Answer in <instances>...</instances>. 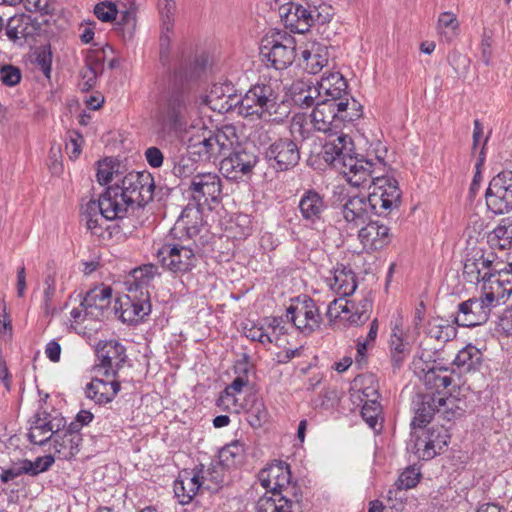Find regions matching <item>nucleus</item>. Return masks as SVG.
Listing matches in <instances>:
<instances>
[{"label": "nucleus", "mask_w": 512, "mask_h": 512, "mask_svg": "<svg viewBox=\"0 0 512 512\" xmlns=\"http://www.w3.org/2000/svg\"><path fill=\"white\" fill-rule=\"evenodd\" d=\"M158 196L154 177L148 171H131L120 181L108 186L98 200L82 207L81 221L103 240L125 236L123 219L129 207H145Z\"/></svg>", "instance_id": "obj_1"}, {"label": "nucleus", "mask_w": 512, "mask_h": 512, "mask_svg": "<svg viewBox=\"0 0 512 512\" xmlns=\"http://www.w3.org/2000/svg\"><path fill=\"white\" fill-rule=\"evenodd\" d=\"M190 209H184L170 230L171 239L157 250L158 262L166 270L176 274L191 272L198 264L200 247L195 238L201 226L189 215Z\"/></svg>", "instance_id": "obj_2"}, {"label": "nucleus", "mask_w": 512, "mask_h": 512, "mask_svg": "<svg viewBox=\"0 0 512 512\" xmlns=\"http://www.w3.org/2000/svg\"><path fill=\"white\" fill-rule=\"evenodd\" d=\"M280 92L279 80L261 77L244 95L229 94L221 109L229 111L234 108L245 118L267 119L277 112L281 102Z\"/></svg>", "instance_id": "obj_3"}, {"label": "nucleus", "mask_w": 512, "mask_h": 512, "mask_svg": "<svg viewBox=\"0 0 512 512\" xmlns=\"http://www.w3.org/2000/svg\"><path fill=\"white\" fill-rule=\"evenodd\" d=\"M173 83L163 91L159 102L158 111L162 121L175 132L186 129L189 110L191 107V95L184 82L192 76V70H187L182 62L174 68Z\"/></svg>", "instance_id": "obj_4"}, {"label": "nucleus", "mask_w": 512, "mask_h": 512, "mask_svg": "<svg viewBox=\"0 0 512 512\" xmlns=\"http://www.w3.org/2000/svg\"><path fill=\"white\" fill-rule=\"evenodd\" d=\"M323 145V159L326 163L342 171L350 184H359L369 175L371 167L363 155L355 153L352 138L340 129L339 133H327Z\"/></svg>", "instance_id": "obj_5"}, {"label": "nucleus", "mask_w": 512, "mask_h": 512, "mask_svg": "<svg viewBox=\"0 0 512 512\" xmlns=\"http://www.w3.org/2000/svg\"><path fill=\"white\" fill-rule=\"evenodd\" d=\"M361 116L362 106L354 98L340 102L319 100L311 113V121L315 130L334 136Z\"/></svg>", "instance_id": "obj_6"}, {"label": "nucleus", "mask_w": 512, "mask_h": 512, "mask_svg": "<svg viewBox=\"0 0 512 512\" xmlns=\"http://www.w3.org/2000/svg\"><path fill=\"white\" fill-rule=\"evenodd\" d=\"M400 205V194L393 184L388 185V192L378 194L372 192L368 197H348L341 207L344 220L352 227L364 224L370 214H381L382 211H390Z\"/></svg>", "instance_id": "obj_7"}, {"label": "nucleus", "mask_w": 512, "mask_h": 512, "mask_svg": "<svg viewBox=\"0 0 512 512\" xmlns=\"http://www.w3.org/2000/svg\"><path fill=\"white\" fill-rule=\"evenodd\" d=\"M237 139L236 127L224 125L215 131H208L207 135L204 134L198 141L193 142L190 140L187 151L189 154L197 157L198 161L222 160Z\"/></svg>", "instance_id": "obj_8"}, {"label": "nucleus", "mask_w": 512, "mask_h": 512, "mask_svg": "<svg viewBox=\"0 0 512 512\" xmlns=\"http://www.w3.org/2000/svg\"><path fill=\"white\" fill-rule=\"evenodd\" d=\"M480 297H472L458 304L453 322L461 327H476L485 324L493 308L501 303V297L494 291L483 288Z\"/></svg>", "instance_id": "obj_9"}, {"label": "nucleus", "mask_w": 512, "mask_h": 512, "mask_svg": "<svg viewBox=\"0 0 512 512\" xmlns=\"http://www.w3.org/2000/svg\"><path fill=\"white\" fill-rule=\"evenodd\" d=\"M260 55L267 66L284 70L296 57V40L286 32L277 31L262 40Z\"/></svg>", "instance_id": "obj_10"}, {"label": "nucleus", "mask_w": 512, "mask_h": 512, "mask_svg": "<svg viewBox=\"0 0 512 512\" xmlns=\"http://www.w3.org/2000/svg\"><path fill=\"white\" fill-rule=\"evenodd\" d=\"M258 162L256 147L243 145L238 138L221 160L220 169L227 178L237 180L243 176H250Z\"/></svg>", "instance_id": "obj_11"}, {"label": "nucleus", "mask_w": 512, "mask_h": 512, "mask_svg": "<svg viewBox=\"0 0 512 512\" xmlns=\"http://www.w3.org/2000/svg\"><path fill=\"white\" fill-rule=\"evenodd\" d=\"M189 197L196 203L197 208L193 221H198L200 208L211 203H219L222 196V180L217 173L203 172L193 175L187 189ZM191 210V208H189ZM189 214L191 211L188 212Z\"/></svg>", "instance_id": "obj_12"}, {"label": "nucleus", "mask_w": 512, "mask_h": 512, "mask_svg": "<svg viewBox=\"0 0 512 512\" xmlns=\"http://www.w3.org/2000/svg\"><path fill=\"white\" fill-rule=\"evenodd\" d=\"M286 320L308 336L320 327L322 318L315 301L308 295H299L291 299L286 309Z\"/></svg>", "instance_id": "obj_13"}, {"label": "nucleus", "mask_w": 512, "mask_h": 512, "mask_svg": "<svg viewBox=\"0 0 512 512\" xmlns=\"http://www.w3.org/2000/svg\"><path fill=\"white\" fill-rule=\"evenodd\" d=\"M300 147L289 137L278 138L264 150V159L276 172L293 169L300 161Z\"/></svg>", "instance_id": "obj_14"}, {"label": "nucleus", "mask_w": 512, "mask_h": 512, "mask_svg": "<svg viewBox=\"0 0 512 512\" xmlns=\"http://www.w3.org/2000/svg\"><path fill=\"white\" fill-rule=\"evenodd\" d=\"M485 199L488 209L496 215L512 210V170H503L491 179Z\"/></svg>", "instance_id": "obj_15"}, {"label": "nucleus", "mask_w": 512, "mask_h": 512, "mask_svg": "<svg viewBox=\"0 0 512 512\" xmlns=\"http://www.w3.org/2000/svg\"><path fill=\"white\" fill-rule=\"evenodd\" d=\"M151 301L149 291L128 289V293L119 298L115 310L123 323L136 324L151 313Z\"/></svg>", "instance_id": "obj_16"}, {"label": "nucleus", "mask_w": 512, "mask_h": 512, "mask_svg": "<svg viewBox=\"0 0 512 512\" xmlns=\"http://www.w3.org/2000/svg\"><path fill=\"white\" fill-rule=\"evenodd\" d=\"M412 451L422 460H430L439 454L445 447L448 446L450 436L447 430L441 427H433L422 433L421 436L416 435Z\"/></svg>", "instance_id": "obj_17"}, {"label": "nucleus", "mask_w": 512, "mask_h": 512, "mask_svg": "<svg viewBox=\"0 0 512 512\" xmlns=\"http://www.w3.org/2000/svg\"><path fill=\"white\" fill-rule=\"evenodd\" d=\"M96 354L106 377L115 378L127 360L125 346L115 339L100 341L96 347Z\"/></svg>", "instance_id": "obj_18"}, {"label": "nucleus", "mask_w": 512, "mask_h": 512, "mask_svg": "<svg viewBox=\"0 0 512 512\" xmlns=\"http://www.w3.org/2000/svg\"><path fill=\"white\" fill-rule=\"evenodd\" d=\"M442 395L435 393H417L412 399L414 417L411 421L412 429L423 428L438 414Z\"/></svg>", "instance_id": "obj_19"}, {"label": "nucleus", "mask_w": 512, "mask_h": 512, "mask_svg": "<svg viewBox=\"0 0 512 512\" xmlns=\"http://www.w3.org/2000/svg\"><path fill=\"white\" fill-rule=\"evenodd\" d=\"M111 298L112 288L110 286L94 287L86 292L80 306L83 307L85 315L89 319L100 321L110 307Z\"/></svg>", "instance_id": "obj_20"}, {"label": "nucleus", "mask_w": 512, "mask_h": 512, "mask_svg": "<svg viewBox=\"0 0 512 512\" xmlns=\"http://www.w3.org/2000/svg\"><path fill=\"white\" fill-rule=\"evenodd\" d=\"M327 208L324 196L314 189L304 190L300 196L298 209L302 219L310 227H315L318 223L323 222V215Z\"/></svg>", "instance_id": "obj_21"}, {"label": "nucleus", "mask_w": 512, "mask_h": 512, "mask_svg": "<svg viewBox=\"0 0 512 512\" xmlns=\"http://www.w3.org/2000/svg\"><path fill=\"white\" fill-rule=\"evenodd\" d=\"M416 372L427 389L434 390L436 395H441V391L449 387L453 383V371L445 366H441L434 362L433 364H425V367H418L415 363Z\"/></svg>", "instance_id": "obj_22"}, {"label": "nucleus", "mask_w": 512, "mask_h": 512, "mask_svg": "<svg viewBox=\"0 0 512 512\" xmlns=\"http://www.w3.org/2000/svg\"><path fill=\"white\" fill-rule=\"evenodd\" d=\"M376 161L372 159L365 158V161L370 164V172L369 175L365 176L364 179H361L359 184H352L355 187L363 186L367 181H371L374 186L373 192H378V194H382L383 192H388V184H393L396 186L400 197L402 196V192L399 188L398 182L395 178L384 175L386 171V163L384 162V156L377 152L375 156Z\"/></svg>", "instance_id": "obj_23"}, {"label": "nucleus", "mask_w": 512, "mask_h": 512, "mask_svg": "<svg viewBox=\"0 0 512 512\" xmlns=\"http://www.w3.org/2000/svg\"><path fill=\"white\" fill-rule=\"evenodd\" d=\"M267 489L257 502V512H292V499L283 494L284 486L271 488V482H260Z\"/></svg>", "instance_id": "obj_24"}, {"label": "nucleus", "mask_w": 512, "mask_h": 512, "mask_svg": "<svg viewBox=\"0 0 512 512\" xmlns=\"http://www.w3.org/2000/svg\"><path fill=\"white\" fill-rule=\"evenodd\" d=\"M317 84L323 101L340 102L352 99L347 91V81L340 72H331L323 76Z\"/></svg>", "instance_id": "obj_25"}, {"label": "nucleus", "mask_w": 512, "mask_h": 512, "mask_svg": "<svg viewBox=\"0 0 512 512\" xmlns=\"http://www.w3.org/2000/svg\"><path fill=\"white\" fill-rule=\"evenodd\" d=\"M358 238L366 249L380 250L391 241L390 229L379 221H370L359 230Z\"/></svg>", "instance_id": "obj_26"}, {"label": "nucleus", "mask_w": 512, "mask_h": 512, "mask_svg": "<svg viewBox=\"0 0 512 512\" xmlns=\"http://www.w3.org/2000/svg\"><path fill=\"white\" fill-rule=\"evenodd\" d=\"M5 35L14 45L22 47L33 35L34 26L30 15L16 14L5 23Z\"/></svg>", "instance_id": "obj_27"}, {"label": "nucleus", "mask_w": 512, "mask_h": 512, "mask_svg": "<svg viewBox=\"0 0 512 512\" xmlns=\"http://www.w3.org/2000/svg\"><path fill=\"white\" fill-rule=\"evenodd\" d=\"M331 274L332 276L327 278V282L338 295L350 296L355 292L357 288L356 275L350 267L338 263Z\"/></svg>", "instance_id": "obj_28"}, {"label": "nucleus", "mask_w": 512, "mask_h": 512, "mask_svg": "<svg viewBox=\"0 0 512 512\" xmlns=\"http://www.w3.org/2000/svg\"><path fill=\"white\" fill-rule=\"evenodd\" d=\"M121 389L120 382L117 380L105 381L94 378L86 385L85 395L96 404L103 405L111 402Z\"/></svg>", "instance_id": "obj_29"}, {"label": "nucleus", "mask_w": 512, "mask_h": 512, "mask_svg": "<svg viewBox=\"0 0 512 512\" xmlns=\"http://www.w3.org/2000/svg\"><path fill=\"white\" fill-rule=\"evenodd\" d=\"M172 26L173 24H167L166 21H163V30L159 39V55L160 62L164 67H167L169 70L174 72V68L179 66V63L182 62L185 65L187 63V70H191V62L188 58L184 57V55H180L179 52H176L173 56H171V34H172Z\"/></svg>", "instance_id": "obj_30"}, {"label": "nucleus", "mask_w": 512, "mask_h": 512, "mask_svg": "<svg viewBox=\"0 0 512 512\" xmlns=\"http://www.w3.org/2000/svg\"><path fill=\"white\" fill-rule=\"evenodd\" d=\"M66 427L65 419H57V422H43V424L33 423L30 420V428L27 438L30 443L39 446L45 445L48 441L52 440L57 432Z\"/></svg>", "instance_id": "obj_31"}, {"label": "nucleus", "mask_w": 512, "mask_h": 512, "mask_svg": "<svg viewBox=\"0 0 512 512\" xmlns=\"http://www.w3.org/2000/svg\"><path fill=\"white\" fill-rule=\"evenodd\" d=\"M293 102L301 108H309L317 103L316 99L321 97L318 85L310 81H296L291 86Z\"/></svg>", "instance_id": "obj_32"}, {"label": "nucleus", "mask_w": 512, "mask_h": 512, "mask_svg": "<svg viewBox=\"0 0 512 512\" xmlns=\"http://www.w3.org/2000/svg\"><path fill=\"white\" fill-rule=\"evenodd\" d=\"M328 63L326 47L313 44L311 49L301 52L299 65L309 74L319 73Z\"/></svg>", "instance_id": "obj_33"}, {"label": "nucleus", "mask_w": 512, "mask_h": 512, "mask_svg": "<svg viewBox=\"0 0 512 512\" xmlns=\"http://www.w3.org/2000/svg\"><path fill=\"white\" fill-rule=\"evenodd\" d=\"M483 354L473 344H468L458 351L453 364L460 370L461 373H467L478 370L481 366Z\"/></svg>", "instance_id": "obj_34"}, {"label": "nucleus", "mask_w": 512, "mask_h": 512, "mask_svg": "<svg viewBox=\"0 0 512 512\" xmlns=\"http://www.w3.org/2000/svg\"><path fill=\"white\" fill-rule=\"evenodd\" d=\"M492 249L506 250L512 247V217L503 218L487 235Z\"/></svg>", "instance_id": "obj_35"}, {"label": "nucleus", "mask_w": 512, "mask_h": 512, "mask_svg": "<svg viewBox=\"0 0 512 512\" xmlns=\"http://www.w3.org/2000/svg\"><path fill=\"white\" fill-rule=\"evenodd\" d=\"M368 389L363 391L364 396L369 397L370 393ZM371 395H375L376 398L366 400L361 409V416L368 426L375 432H379L382 429L381 423H379V416L382 412L381 404L378 401L379 394L377 390L373 389Z\"/></svg>", "instance_id": "obj_36"}, {"label": "nucleus", "mask_w": 512, "mask_h": 512, "mask_svg": "<svg viewBox=\"0 0 512 512\" xmlns=\"http://www.w3.org/2000/svg\"><path fill=\"white\" fill-rule=\"evenodd\" d=\"M218 458L219 463L226 469L242 464L245 459L244 444L239 440L232 441L220 449Z\"/></svg>", "instance_id": "obj_37"}, {"label": "nucleus", "mask_w": 512, "mask_h": 512, "mask_svg": "<svg viewBox=\"0 0 512 512\" xmlns=\"http://www.w3.org/2000/svg\"><path fill=\"white\" fill-rule=\"evenodd\" d=\"M52 441L55 454L58 455V458L64 460L73 458L78 453L81 443L61 433V430L55 434Z\"/></svg>", "instance_id": "obj_38"}, {"label": "nucleus", "mask_w": 512, "mask_h": 512, "mask_svg": "<svg viewBox=\"0 0 512 512\" xmlns=\"http://www.w3.org/2000/svg\"><path fill=\"white\" fill-rule=\"evenodd\" d=\"M158 274V267L154 264H146L136 268L132 272V280L129 283L128 289L149 291L148 287Z\"/></svg>", "instance_id": "obj_39"}, {"label": "nucleus", "mask_w": 512, "mask_h": 512, "mask_svg": "<svg viewBox=\"0 0 512 512\" xmlns=\"http://www.w3.org/2000/svg\"><path fill=\"white\" fill-rule=\"evenodd\" d=\"M158 274V267L154 264H146L136 268L132 272V280L129 283L128 289L149 291L148 287Z\"/></svg>", "instance_id": "obj_40"}, {"label": "nucleus", "mask_w": 512, "mask_h": 512, "mask_svg": "<svg viewBox=\"0 0 512 512\" xmlns=\"http://www.w3.org/2000/svg\"><path fill=\"white\" fill-rule=\"evenodd\" d=\"M419 482H394L387 491V501L391 508L401 510L408 501V491L417 486Z\"/></svg>", "instance_id": "obj_41"}, {"label": "nucleus", "mask_w": 512, "mask_h": 512, "mask_svg": "<svg viewBox=\"0 0 512 512\" xmlns=\"http://www.w3.org/2000/svg\"><path fill=\"white\" fill-rule=\"evenodd\" d=\"M289 464L280 459H274L258 474V480H291Z\"/></svg>", "instance_id": "obj_42"}, {"label": "nucleus", "mask_w": 512, "mask_h": 512, "mask_svg": "<svg viewBox=\"0 0 512 512\" xmlns=\"http://www.w3.org/2000/svg\"><path fill=\"white\" fill-rule=\"evenodd\" d=\"M248 378L236 376V378L228 385L220 394L216 401V405L221 409H228L230 404H235V394L240 393L247 384Z\"/></svg>", "instance_id": "obj_43"}, {"label": "nucleus", "mask_w": 512, "mask_h": 512, "mask_svg": "<svg viewBox=\"0 0 512 512\" xmlns=\"http://www.w3.org/2000/svg\"><path fill=\"white\" fill-rule=\"evenodd\" d=\"M203 484L204 482H174V495L181 505H187L198 493H202Z\"/></svg>", "instance_id": "obj_44"}, {"label": "nucleus", "mask_w": 512, "mask_h": 512, "mask_svg": "<svg viewBox=\"0 0 512 512\" xmlns=\"http://www.w3.org/2000/svg\"><path fill=\"white\" fill-rule=\"evenodd\" d=\"M197 157L191 154L178 155L172 158V173L178 178H186L193 175L196 170Z\"/></svg>", "instance_id": "obj_45"}, {"label": "nucleus", "mask_w": 512, "mask_h": 512, "mask_svg": "<svg viewBox=\"0 0 512 512\" xmlns=\"http://www.w3.org/2000/svg\"><path fill=\"white\" fill-rule=\"evenodd\" d=\"M428 335L438 341L447 342L455 337L456 329L443 319H436L429 323Z\"/></svg>", "instance_id": "obj_46"}, {"label": "nucleus", "mask_w": 512, "mask_h": 512, "mask_svg": "<svg viewBox=\"0 0 512 512\" xmlns=\"http://www.w3.org/2000/svg\"><path fill=\"white\" fill-rule=\"evenodd\" d=\"M391 362L394 368H400L404 359L409 355V345L396 334L390 340Z\"/></svg>", "instance_id": "obj_47"}, {"label": "nucleus", "mask_w": 512, "mask_h": 512, "mask_svg": "<svg viewBox=\"0 0 512 512\" xmlns=\"http://www.w3.org/2000/svg\"><path fill=\"white\" fill-rule=\"evenodd\" d=\"M248 421L254 428H259L269 419V412L262 399H255L247 411Z\"/></svg>", "instance_id": "obj_48"}, {"label": "nucleus", "mask_w": 512, "mask_h": 512, "mask_svg": "<svg viewBox=\"0 0 512 512\" xmlns=\"http://www.w3.org/2000/svg\"><path fill=\"white\" fill-rule=\"evenodd\" d=\"M489 284L488 291H494L501 297V301L505 296L510 295L512 293V273H510V268L508 267L506 272H502V275L489 281Z\"/></svg>", "instance_id": "obj_49"}, {"label": "nucleus", "mask_w": 512, "mask_h": 512, "mask_svg": "<svg viewBox=\"0 0 512 512\" xmlns=\"http://www.w3.org/2000/svg\"><path fill=\"white\" fill-rule=\"evenodd\" d=\"M460 400L454 397H443L441 404H439L438 414L445 420L451 421L463 416L465 410L460 407L457 402Z\"/></svg>", "instance_id": "obj_50"}, {"label": "nucleus", "mask_w": 512, "mask_h": 512, "mask_svg": "<svg viewBox=\"0 0 512 512\" xmlns=\"http://www.w3.org/2000/svg\"><path fill=\"white\" fill-rule=\"evenodd\" d=\"M475 256L477 258V267L479 270V274H482L481 282L489 283V281H492L493 279V272H491L492 265H493V259L495 258L494 253H489L488 255H485V253L482 250H474Z\"/></svg>", "instance_id": "obj_51"}, {"label": "nucleus", "mask_w": 512, "mask_h": 512, "mask_svg": "<svg viewBox=\"0 0 512 512\" xmlns=\"http://www.w3.org/2000/svg\"><path fill=\"white\" fill-rule=\"evenodd\" d=\"M31 468V461L28 459L18 460L12 462L9 467L2 469L0 480H12L24 474L28 475V470Z\"/></svg>", "instance_id": "obj_52"}, {"label": "nucleus", "mask_w": 512, "mask_h": 512, "mask_svg": "<svg viewBox=\"0 0 512 512\" xmlns=\"http://www.w3.org/2000/svg\"><path fill=\"white\" fill-rule=\"evenodd\" d=\"M94 14L102 22H112L117 17L118 9L115 3L103 1L95 5Z\"/></svg>", "instance_id": "obj_53"}, {"label": "nucleus", "mask_w": 512, "mask_h": 512, "mask_svg": "<svg viewBox=\"0 0 512 512\" xmlns=\"http://www.w3.org/2000/svg\"><path fill=\"white\" fill-rule=\"evenodd\" d=\"M477 261L475 251L473 250L472 254L468 256L464 262L463 274L465 279L470 283L477 284L481 282L482 274H479Z\"/></svg>", "instance_id": "obj_54"}, {"label": "nucleus", "mask_w": 512, "mask_h": 512, "mask_svg": "<svg viewBox=\"0 0 512 512\" xmlns=\"http://www.w3.org/2000/svg\"><path fill=\"white\" fill-rule=\"evenodd\" d=\"M114 175V165L111 159L105 158L98 161L96 178L99 184L106 185L112 181Z\"/></svg>", "instance_id": "obj_55"}, {"label": "nucleus", "mask_w": 512, "mask_h": 512, "mask_svg": "<svg viewBox=\"0 0 512 512\" xmlns=\"http://www.w3.org/2000/svg\"><path fill=\"white\" fill-rule=\"evenodd\" d=\"M21 70L13 65H4L0 69V80L6 86H15L21 81Z\"/></svg>", "instance_id": "obj_56"}, {"label": "nucleus", "mask_w": 512, "mask_h": 512, "mask_svg": "<svg viewBox=\"0 0 512 512\" xmlns=\"http://www.w3.org/2000/svg\"><path fill=\"white\" fill-rule=\"evenodd\" d=\"M459 28L457 16L452 12H443L438 17L437 29L439 33H446V30L455 33Z\"/></svg>", "instance_id": "obj_57"}, {"label": "nucleus", "mask_w": 512, "mask_h": 512, "mask_svg": "<svg viewBox=\"0 0 512 512\" xmlns=\"http://www.w3.org/2000/svg\"><path fill=\"white\" fill-rule=\"evenodd\" d=\"M244 334L248 339L257 341L263 345L272 343V339L266 333L265 329L262 326H258L256 324H253L250 328L245 327Z\"/></svg>", "instance_id": "obj_58"}, {"label": "nucleus", "mask_w": 512, "mask_h": 512, "mask_svg": "<svg viewBox=\"0 0 512 512\" xmlns=\"http://www.w3.org/2000/svg\"><path fill=\"white\" fill-rule=\"evenodd\" d=\"M100 73L98 72V67L90 68L85 65V67L81 70V82L80 87L84 91H88L92 89L97 82L98 75Z\"/></svg>", "instance_id": "obj_59"}, {"label": "nucleus", "mask_w": 512, "mask_h": 512, "mask_svg": "<svg viewBox=\"0 0 512 512\" xmlns=\"http://www.w3.org/2000/svg\"><path fill=\"white\" fill-rule=\"evenodd\" d=\"M106 49L112 50L110 46L98 50L90 51L86 57V66L90 68L98 67V72L101 74L105 60Z\"/></svg>", "instance_id": "obj_60"}, {"label": "nucleus", "mask_w": 512, "mask_h": 512, "mask_svg": "<svg viewBox=\"0 0 512 512\" xmlns=\"http://www.w3.org/2000/svg\"><path fill=\"white\" fill-rule=\"evenodd\" d=\"M54 463L52 455H45L31 461V468L28 470L29 476H36L40 472L46 471Z\"/></svg>", "instance_id": "obj_61"}, {"label": "nucleus", "mask_w": 512, "mask_h": 512, "mask_svg": "<svg viewBox=\"0 0 512 512\" xmlns=\"http://www.w3.org/2000/svg\"><path fill=\"white\" fill-rule=\"evenodd\" d=\"M252 368V364L250 362V356L247 353H243L239 359H237L234 363V373L236 376H241L244 378H248V374Z\"/></svg>", "instance_id": "obj_62"}, {"label": "nucleus", "mask_w": 512, "mask_h": 512, "mask_svg": "<svg viewBox=\"0 0 512 512\" xmlns=\"http://www.w3.org/2000/svg\"><path fill=\"white\" fill-rule=\"evenodd\" d=\"M36 64L39 66L43 74L50 78L52 66V54L50 51L42 50L36 56Z\"/></svg>", "instance_id": "obj_63"}, {"label": "nucleus", "mask_w": 512, "mask_h": 512, "mask_svg": "<svg viewBox=\"0 0 512 512\" xmlns=\"http://www.w3.org/2000/svg\"><path fill=\"white\" fill-rule=\"evenodd\" d=\"M498 325L506 335L512 336V305L503 311Z\"/></svg>", "instance_id": "obj_64"}]
</instances>
